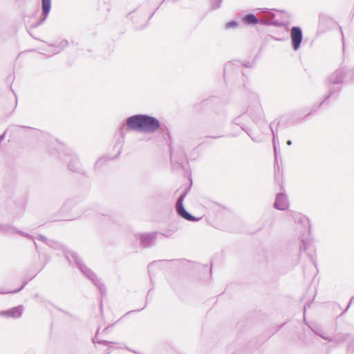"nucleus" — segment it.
I'll return each mask as SVG.
<instances>
[{
	"label": "nucleus",
	"instance_id": "nucleus-1",
	"mask_svg": "<svg viewBox=\"0 0 354 354\" xmlns=\"http://www.w3.org/2000/svg\"><path fill=\"white\" fill-rule=\"evenodd\" d=\"M126 124L132 131L146 133H153L160 127L158 119L147 114L133 115L127 119Z\"/></svg>",
	"mask_w": 354,
	"mask_h": 354
},
{
	"label": "nucleus",
	"instance_id": "nucleus-2",
	"mask_svg": "<svg viewBox=\"0 0 354 354\" xmlns=\"http://www.w3.org/2000/svg\"><path fill=\"white\" fill-rule=\"evenodd\" d=\"M262 12L265 15V19H259L255 15L250 13L245 15L243 17L242 21L248 26L261 24L263 25H272L277 27L283 26V22L275 19V15L272 10L264 8L262 9Z\"/></svg>",
	"mask_w": 354,
	"mask_h": 354
},
{
	"label": "nucleus",
	"instance_id": "nucleus-3",
	"mask_svg": "<svg viewBox=\"0 0 354 354\" xmlns=\"http://www.w3.org/2000/svg\"><path fill=\"white\" fill-rule=\"evenodd\" d=\"M65 257L70 263H71L72 261L75 263L81 272L98 288L102 295L105 293L104 284L101 283L100 280L97 279L92 270L82 263L80 259L75 252L67 250L65 252Z\"/></svg>",
	"mask_w": 354,
	"mask_h": 354
},
{
	"label": "nucleus",
	"instance_id": "nucleus-4",
	"mask_svg": "<svg viewBox=\"0 0 354 354\" xmlns=\"http://www.w3.org/2000/svg\"><path fill=\"white\" fill-rule=\"evenodd\" d=\"M345 68H338L328 78L329 93L325 96L324 100H327L330 96L340 90L341 84L346 80Z\"/></svg>",
	"mask_w": 354,
	"mask_h": 354
},
{
	"label": "nucleus",
	"instance_id": "nucleus-5",
	"mask_svg": "<svg viewBox=\"0 0 354 354\" xmlns=\"http://www.w3.org/2000/svg\"><path fill=\"white\" fill-rule=\"evenodd\" d=\"M153 12L151 15L147 12L145 7H140L130 12L129 15L133 23L137 28H142L145 27L150 19L152 17Z\"/></svg>",
	"mask_w": 354,
	"mask_h": 354
},
{
	"label": "nucleus",
	"instance_id": "nucleus-6",
	"mask_svg": "<svg viewBox=\"0 0 354 354\" xmlns=\"http://www.w3.org/2000/svg\"><path fill=\"white\" fill-rule=\"evenodd\" d=\"M290 216L294 220L297 225V227L300 231L301 234H304L310 232V221L305 215L294 212L290 213Z\"/></svg>",
	"mask_w": 354,
	"mask_h": 354
},
{
	"label": "nucleus",
	"instance_id": "nucleus-7",
	"mask_svg": "<svg viewBox=\"0 0 354 354\" xmlns=\"http://www.w3.org/2000/svg\"><path fill=\"white\" fill-rule=\"evenodd\" d=\"M242 115H240L234 119L233 123L237 126H239L242 130H243L250 138L252 140V141L255 142H260L263 140V134L261 129H259V131H252L250 129L248 128L245 125L242 123Z\"/></svg>",
	"mask_w": 354,
	"mask_h": 354
},
{
	"label": "nucleus",
	"instance_id": "nucleus-8",
	"mask_svg": "<svg viewBox=\"0 0 354 354\" xmlns=\"http://www.w3.org/2000/svg\"><path fill=\"white\" fill-rule=\"evenodd\" d=\"M246 113L254 122H257L263 117V109L258 100H253L248 105Z\"/></svg>",
	"mask_w": 354,
	"mask_h": 354
},
{
	"label": "nucleus",
	"instance_id": "nucleus-9",
	"mask_svg": "<svg viewBox=\"0 0 354 354\" xmlns=\"http://www.w3.org/2000/svg\"><path fill=\"white\" fill-rule=\"evenodd\" d=\"M187 194V191L185 190V192H183V193H182L180 194V196L178 198V200L176 201V212L180 216H181L182 218H183L187 221H198L199 220L198 218H196V217L192 216L191 214L187 212L183 206V201H184L185 198L186 197Z\"/></svg>",
	"mask_w": 354,
	"mask_h": 354
},
{
	"label": "nucleus",
	"instance_id": "nucleus-10",
	"mask_svg": "<svg viewBox=\"0 0 354 354\" xmlns=\"http://www.w3.org/2000/svg\"><path fill=\"white\" fill-rule=\"evenodd\" d=\"M291 46L295 51L299 49L303 40L302 30L299 26H292L290 30Z\"/></svg>",
	"mask_w": 354,
	"mask_h": 354
},
{
	"label": "nucleus",
	"instance_id": "nucleus-11",
	"mask_svg": "<svg viewBox=\"0 0 354 354\" xmlns=\"http://www.w3.org/2000/svg\"><path fill=\"white\" fill-rule=\"evenodd\" d=\"M68 46V41L66 39H62L59 41V44H50L48 45V49L46 50V53L45 55H48L49 56L52 55H56L62 52L64 49H65Z\"/></svg>",
	"mask_w": 354,
	"mask_h": 354
},
{
	"label": "nucleus",
	"instance_id": "nucleus-12",
	"mask_svg": "<svg viewBox=\"0 0 354 354\" xmlns=\"http://www.w3.org/2000/svg\"><path fill=\"white\" fill-rule=\"evenodd\" d=\"M274 207L279 210H286L289 207V201L287 196L283 193L277 194Z\"/></svg>",
	"mask_w": 354,
	"mask_h": 354
},
{
	"label": "nucleus",
	"instance_id": "nucleus-13",
	"mask_svg": "<svg viewBox=\"0 0 354 354\" xmlns=\"http://www.w3.org/2000/svg\"><path fill=\"white\" fill-rule=\"evenodd\" d=\"M156 232L140 234V245L144 248L151 246L156 240Z\"/></svg>",
	"mask_w": 354,
	"mask_h": 354
},
{
	"label": "nucleus",
	"instance_id": "nucleus-14",
	"mask_svg": "<svg viewBox=\"0 0 354 354\" xmlns=\"http://www.w3.org/2000/svg\"><path fill=\"white\" fill-rule=\"evenodd\" d=\"M41 17L37 23V25H41L46 21L51 9V0H41Z\"/></svg>",
	"mask_w": 354,
	"mask_h": 354
},
{
	"label": "nucleus",
	"instance_id": "nucleus-15",
	"mask_svg": "<svg viewBox=\"0 0 354 354\" xmlns=\"http://www.w3.org/2000/svg\"><path fill=\"white\" fill-rule=\"evenodd\" d=\"M23 313V307L19 306L11 309L0 312L1 316H6L8 317L19 318L21 316Z\"/></svg>",
	"mask_w": 354,
	"mask_h": 354
},
{
	"label": "nucleus",
	"instance_id": "nucleus-16",
	"mask_svg": "<svg viewBox=\"0 0 354 354\" xmlns=\"http://www.w3.org/2000/svg\"><path fill=\"white\" fill-rule=\"evenodd\" d=\"M273 126H274V122H272L270 124V129L272 133V144H273L274 155H275V156H277V151L276 143H277V141H278V136H277V130L274 129Z\"/></svg>",
	"mask_w": 354,
	"mask_h": 354
},
{
	"label": "nucleus",
	"instance_id": "nucleus-17",
	"mask_svg": "<svg viewBox=\"0 0 354 354\" xmlns=\"http://www.w3.org/2000/svg\"><path fill=\"white\" fill-rule=\"evenodd\" d=\"M223 0H209L210 9L212 10H217L221 8Z\"/></svg>",
	"mask_w": 354,
	"mask_h": 354
},
{
	"label": "nucleus",
	"instance_id": "nucleus-18",
	"mask_svg": "<svg viewBox=\"0 0 354 354\" xmlns=\"http://www.w3.org/2000/svg\"><path fill=\"white\" fill-rule=\"evenodd\" d=\"M15 230L8 225H2L0 224V232H8L12 233L15 232Z\"/></svg>",
	"mask_w": 354,
	"mask_h": 354
},
{
	"label": "nucleus",
	"instance_id": "nucleus-19",
	"mask_svg": "<svg viewBox=\"0 0 354 354\" xmlns=\"http://www.w3.org/2000/svg\"><path fill=\"white\" fill-rule=\"evenodd\" d=\"M38 238H39V240H41V241L44 242L46 244H47L48 245H49L50 247L55 248V245H57V243L55 242H54L53 241H51V240H48L43 235H39Z\"/></svg>",
	"mask_w": 354,
	"mask_h": 354
},
{
	"label": "nucleus",
	"instance_id": "nucleus-20",
	"mask_svg": "<svg viewBox=\"0 0 354 354\" xmlns=\"http://www.w3.org/2000/svg\"><path fill=\"white\" fill-rule=\"evenodd\" d=\"M79 162L77 159H73L71 162L69 163L68 167L71 171H76L78 169Z\"/></svg>",
	"mask_w": 354,
	"mask_h": 354
},
{
	"label": "nucleus",
	"instance_id": "nucleus-21",
	"mask_svg": "<svg viewBox=\"0 0 354 354\" xmlns=\"http://www.w3.org/2000/svg\"><path fill=\"white\" fill-rule=\"evenodd\" d=\"M308 257L309 258V261H310L311 266H313L314 267L315 272H316L317 271V263H316L315 254H308Z\"/></svg>",
	"mask_w": 354,
	"mask_h": 354
},
{
	"label": "nucleus",
	"instance_id": "nucleus-22",
	"mask_svg": "<svg viewBox=\"0 0 354 354\" xmlns=\"http://www.w3.org/2000/svg\"><path fill=\"white\" fill-rule=\"evenodd\" d=\"M238 26V23L236 21H230L225 24L226 29L234 28Z\"/></svg>",
	"mask_w": 354,
	"mask_h": 354
},
{
	"label": "nucleus",
	"instance_id": "nucleus-23",
	"mask_svg": "<svg viewBox=\"0 0 354 354\" xmlns=\"http://www.w3.org/2000/svg\"><path fill=\"white\" fill-rule=\"evenodd\" d=\"M233 65L236 66H243V67H245V66H247L245 64L243 63H241L239 61L236 60V61H234V63H233Z\"/></svg>",
	"mask_w": 354,
	"mask_h": 354
},
{
	"label": "nucleus",
	"instance_id": "nucleus-24",
	"mask_svg": "<svg viewBox=\"0 0 354 354\" xmlns=\"http://www.w3.org/2000/svg\"><path fill=\"white\" fill-rule=\"evenodd\" d=\"M25 285H26V283H24L19 289L15 290H12V291H8V293H16V292H18L21 289H23V288L25 286Z\"/></svg>",
	"mask_w": 354,
	"mask_h": 354
},
{
	"label": "nucleus",
	"instance_id": "nucleus-25",
	"mask_svg": "<svg viewBox=\"0 0 354 354\" xmlns=\"http://www.w3.org/2000/svg\"><path fill=\"white\" fill-rule=\"evenodd\" d=\"M93 342L94 343H99V344H109V342H107V341H99L98 339H97V337H95L93 339Z\"/></svg>",
	"mask_w": 354,
	"mask_h": 354
},
{
	"label": "nucleus",
	"instance_id": "nucleus-26",
	"mask_svg": "<svg viewBox=\"0 0 354 354\" xmlns=\"http://www.w3.org/2000/svg\"><path fill=\"white\" fill-rule=\"evenodd\" d=\"M17 232L24 236H26V237H28V238H32L30 235L26 234V233H24V232H20V231H17Z\"/></svg>",
	"mask_w": 354,
	"mask_h": 354
},
{
	"label": "nucleus",
	"instance_id": "nucleus-27",
	"mask_svg": "<svg viewBox=\"0 0 354 354\" xmlns=\"http://www.w3.org/2000/svg\"><path fill=\"white\" fill-rule=\"evenodd\" d=\"M353 299H354V297H353V298L351 299L350 302L348 303V304L347 307L346 308V309L344 310V311L342 313V314H344V313H346V312L348 310V308H350V306H351V305L352 301H353Z\"/></svg>",
	"mask_w": 354,
	"mask_h": 354
},
{
	"label": "nucleus",
	"instance_id": "nucleus-28",
	"mask_svg": "<svg viewBox=\"0 0 354 354\" xmlns=\"http://www.w3.org/2000/svg\"><path fill=\"white\" fill-rule=\"evenodd\" d=\"M317 335H319L320 337H322L323 339H328L329 341H331L330 339H329L328 337L326 336V335H322V334H319V333H316Z\"/></svg>",
	"mask_w": 354,
	"mask_h": 354
},
{
	"label": "nucleus",
	"instance_id": "nucleus-29",
	"mask_svg": "<svg viewBox=\"0 0 354 354\" xmlns=\"http://www.w3.org/2000/svg\"><path fill=\"white\" fill-rule=\"evenodd\" d=\"M317 335H319L320 337H322L323 339H328L329 341H331L330 339H329L328 337L326 336V335H322V334H319V333H316Z\"/></svg>",
	"mask_w": 354,
	"mask_h": 354
},
{
	"label": "nucleus",
	"instance_id": "nucleus-30",
	"mask_svg": "<svg viewBox=\"0 0 354 354\" xmlns=\"http://www.w3.org/2000/svg\"><path fill=\"white\" fill-rule=\"evenodd\" d=\"M304 250H306V245H305V243L303 244V246L300 247V252H301Z\"/></svg>",
	"mask_w": 354,
	"mask_h": 354
},
{
	"label": "nucleus",
	"instance_id": "nucleus-31",
	"mask_svg": "<svg viewBox=\"0 0 354 354\" xmlns=\"http://www.w3.org/2000/svg\"><path fill=\"white\" fill-rule=\"evenodd\" d=\"M287 145H289V146H290V145H292V141H291V140H288V142H287Z\"/></svg>",
	"mask_w": 354,
	"mask_h": 354
},
{
	"label": "nucleus",
	"instance_id": "nucleus-32",
	"mask_svg": "<svg viewBox=\"0 0 354 354\" xmlns=\"http://www.w3.org/2000/svg\"><path fill=\"white\" fill-rule=\"evenodd\" d=\"M0 293H1V294H6V293H8V291H1V290H0Z\"/></svg>",
	"mask_w": 354,
	"mask_h": 354
},
{
	"label": "nucleus",
	"instance_id": "nucleus-33",
	"mask_svg": "<svg viewBox=\"0 0 354 354\" xmlns=\"http://www.w3.org/2000/svg\"><path fill=\"white\" fill-rule=\"evenodd\" d=\"M102 161V159H99L97 162H96V165L100 163Z\"/></svg>",
	"mask_w": 354,
	"mask_h": 354
},
{
	"label": "nucleus",
	"instance_id": "nucleus-34",
	"mask_svg": "<svg viewBox=\"0 0 354 354\" xmlns=\"http://www.w3.org/2000/svg\"><path fill=\"white\" fill-rule=\"evenodd\" d=\"M3 136H1L0 137V140H2V139H3Z\"/></svg>",
	"mask_w": 354,
	"mask_h": 354
},
{
	"label": "nucleus",
	"instance_id": "nucleus-35",
	"mask_svg": "<svg viewBox=\"0 0 354 354\" xmlns=\"http://www.w3.org/2000/svg\"><path fill=\"white\" fill-rule=\"evenodd\" d=\"M305 312H306V308H304V314H305Z\"/></svg>",
	"mask_w": 354,
	"mask_h": 354
},
{
	"label": "nucleus",
	"instance_id": "nucleus-36",
	"mask_svg": "<svg viewBox=\"0 0 354 354\" xmlns=\"http://www.w3.org/2000/svg\"><path fill=\"white\" fill-rule=\"evenodd\" d=\"M34 244L35 245L36 247H37V243H36L35 241L34 242Z\"/></svg>",
	"mask_w": 354,
	"mask_h": 354
}]
</instances>
